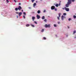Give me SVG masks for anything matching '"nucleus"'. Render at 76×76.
<instances>
[{"label": "nucleus", "mask_w": 76, "mask_h": 76, "mask_svg": "<svg viewBox=\"0 0 76 76\" xmlns=\"http://www.w3.org/2000/svg\"><path fill=\"white\" fill-rule=\"evenodd\" d=\"M17 18H18V16L17 15Z\"/></svg>", "instance_id": "40"}, {"label": "nucleus", "mask_w": 76, "mask_h": 76, "mask_svg": "<svg viewBox=\"0 0 76 76\" xmlns=\"http://www.w3.org/2000/svg\"><path fill=\"white\" fill-rule=\"evenodd\" d=\"M64 18H66V17H64Z\"/></svg>", "instance_id": "45"}, {"label": "nucleus", "mask_w": 76, "mask_h": 76, "mask_svg": "<svg viewBox=\"0 0 76 76\" xmlns=\"http://www.w3.org/2000/svg\"><path fill=\"white\" fill-rule=\"evenodd\" d=\"M58 15H59V16L57 17V18L58 20H60V16L61 15V13H59L58 14Z\"/></svg>", "instance_id": "3"}, {"label": "nucleus", "mask_w": 76, "mask_h": 76, "mask_svg": "<svg viewBox=\"0 0 76 76\" xmlns=\"http://www.w3.org/2000/svg\"><path fill=\"white\" fill-rule=\"evenodd\" d=\"M68 20H69V21H70L71 20V19L69 18V19Z\"/></svg>", "instance_id": "32"}, {"label": "nucleus", "mask_w": 76, "mask_h": 76, "mask_svg": "<svg viewBox=\"0 0 76 76\" xmlns=\"http://www.w3.org/2000/svg\"><path fill=\"white\" fill-rule=\"evenodd\" d=\"M43 39H46V38H45V37H44Z\"/></svg>", "instance_id": "30"}, {"label": "nucleus", "mask_w": 76, "mask_h": 76, "mask_svg": "<svg viewBox=\"0 0 76 76\" xmlns=\"http://www.w3.org/2000/svg\"><path fill=\"white\" fill-rule=\"evenodd\" d=\"M37 19H39L40 18V16L39 15H37Z\"/></svg>", "instance_id": "6"}, {"label": "nucleus", "mask_w": 76, "mask_h": 76, "mask_svg": "<svg viewBox=\"0 0 76 76\" xmlns=\"http://www.w3.org/2000/svg\"><path fill=\"white\" fill-rule=\"evenodd\" d=\"M45 11H46L45 10H44V11H43L44 13L45 12Z\"/></svg>", "instance_id": "36"}, {"label": "nucleus", "mask_w": 76, "mask_h": 76, "mask_svg": "<svg viewBox=\"0 0 76 76\" xmlns=\"http://www.w3.org/2000/svg\"><path fill=\"white\" fill-rule=\"evenodd\" d=\"M42 19H45V17L44 16H43L42 17Z\"/></svg>", "instance_id": "15"}, {"label": "nucleus", "mask_w": 76, "mask_h": 76, "mask_svg": "<svg viewBox=\"0 0 76 76\" xmlns=\"http://www.w3.org/2000/svg\"><path fill=\"white\" fill-rule=\"evenodd\" d=\"M44 29H42V30L41 32H44Z\"/></svg>", "instance_id": "22"}, {"label": "nucleus", "mask_w": 76, "mask_h": 76, "mask_svg": "<svg viewBox=\"0 0 76 76\" xmlns=\"http://www.w3.org/2000/svg\"><path fill=\"white\" fill-rule=\"evenodd\" d=\"M19 12H16V14H19Z\"/></svg>", "instance_id": "31"}, {"label": "nucleus", "mask_w": 76, "mask_h": 76, "mask_svg": "<svg viewBox=\"0 0 76 76\" xmlns=\"http://www.w3.org/2000/svg\"><path fill=\"white\" fill-rule=\"evenodd\" d=\"M55 9V7L54 6H52L51 7V9L52 10H54V9Z\"/></svg>", "instance_id": "5"}, {"label": "nucleus", "mask_w": 76, "mask_h": 76, "mask_svg": "<svg viewBox=\"0 0 76 76\" xmlns=\"http://www.w3.org/2000/svg\"><path fill=\"white\" fill-rule=\"evenodd\" d=\"M36 3H34V4H33V6H35L36 5Z\"/></svg>", "instance_id": "19"}, {"label": "nucleus", "mask_w": 76, "mask_h": 76, "mask_svg": "<svg viewBox=\"0 0 76 76\" xmlns=\"http://www.w3.org/2000/svg\"><path fill=\"white\" fill-rule=\"evenodd\" d=\"M65 16H66V13H64L63 14Z\"/></svg>", "instance_id": "23"}, {"label": "nucleus", "mask_w": 76, "mask_h": 76, "mask_svg": "<svg viewBox=\"0 0 76 76\" xmlns=\"http://www.w3.org/2000/svg\"><path fill=\"white\" fill-rule=\"evenodd\" d=\"M18 9L19 10H21V9H22V7H21L20 6H19V7H18Z\"/></svg>", "instance_id": "7"}, {"label": "nucleus", "mask_w": 76, "mask_h": 76, "mask_svg": "<svg viewBox=\"0 0 76 76\" xmlns=\"http://www.w3.org/2000/svg\"><path fill=\"white\" fill-rule=\"evenodd\" d=\"M56 7H58V4H56Z\"/></svg>", "instance_id": "16"}, {"label": "nucleus", "mask_w": 76, "mask_h": 76, "mask_svg": "<svg viewBox=\"0 0 76 76\" xmlns=\"http://www.w3.org/2000/svg\"><path fill=\"white\" fill-rule=\"evenodd\" d=\"M57 9H56V8H55V11H57Z\"/></svg>", "instance_id": "33"}, {"label": "nucleus", "mask_w": 76, "mask_h": 76, "mask_svg": "<svg viewBox=\"0 0 76 76\" xmlns=\"http://www.w3.org/2000/svg\"><path fill=\"white\" fill-rule=\"evenodd\" d=\"M23 14L24 15H26V13H25V12H24L23 13Z\"/></svg>", "instance_id": "20"}, {"label": "nucleus", "mask_w": 76, "mask_h": 76, "mask_svg": "<svg viewBox=\"0 0 76 76\" xmlns=\"http://www.w3.org/2000/svg\"><path fill=\"white\" fill-rule=\"evenodd\" d=\"M21 11H22V12H23V10H21Z\"/></svg>", "instance_id": "38"}, {"label": "nucleus", "mask_w": 76, "mask_h": 76, "mask_svg": "<svg viewBox=\"0 0 76 76\" xmlns=\"http://www.w3.org/2000/svg\"><path fill=\"white\" fill-rule=\"evenodd\" d=\"M68 28H69V26H68Z\"/></svg>", "instance_id": "41"}, {"label": "nucleus", "mask_w": 76, "mask_h": 76, "mask_svg": "<svg viewBox=\"0 0 76 76\" xmlns=\"http://www.w3.org/2000/svg\"><path fill=\"white\" fill-rule=\"evenodd\" d=\"M73 18L74 19H76V15H74L73 16Z\"/></svg>", "instance_id": "17"}, {"label": "nucleus", "mask_w": 76, "mask_h": 76, "mask_svg": "<svg viewBox=\"0 0 76 76\" xmlns=\"http://www.w3.org/2000/svg\"><path fill=\"white\" fill-rule=\"evenodd\" d=\"M54 26L55 27H56L57 26H56V24H54Z\"/></svg>", "instance_id": "26"}, {"label": "nucleus", "mask_w": 76, "mask_h": 76, "mask_svg": "<svg viewBox=\"0 0 76 76\" xmlns=\"http://www.w3.org/2000/svg\"><path fill=\"white\" fill-rule=\"evenodd\" d=\"M58 24H60V23L59 22H58Z\"/></svg>", "instance_id": "35"}, {"label": "nucleus", "mask_w": 76, "mask_h": 76, "mask_svg": "<svg viewBox=\"0 0 76 76\" xmlns=\"http://www.w3.org/2000/svg\"><path fill=\"white\" fill-rule=\"evenodd\" d=\"M75 33H76V30H75L73 31V34H75Z\"/></svg>", "instance_id": "13"}, {"label": "nucleus", "mask_w": 76, "mask_h": 76, "mask_svg": "<svg viewBox=\"0 0 76 76\" xmlns=\"http://www.w3.org/2000/svg\"><path fill=\"white\" fill-rule=\"evenodd\" d=\"M31 26H32L33 27H34L35 26H34V25H33L32 24H31Z\"/></svg>", "instance_id": "18"}, {"label": "nucleus", "mask_w": 76, "mask_h": 76, "mask_svg": "<svg viewBox=\"0 0 76 76\" xmlns=\"http://www.w3.org/2000/svg\"><path fill=\"white\" fill-rule=\"evenodd\" d=\"M6 1H7V3H9V0H6Z\"/></svg>", "instance_id": "21"}, {"label": "nucleus", "mask_w": 76, "mask_h": 76, "mask_svg": "<svg viewBox=\"0 0 76 76\" xmlns=\"http://www.w3.org/2000/svg\"><path fill=\"white\" fill-rule=\"evenodd\" d=\"M41 13V11L40 10H39L37 11V13Z\"/></svg>", "instance_id": "11"}, {"label": "nucleus", "mask_w": 76, "mask_h": 76, "mask_svg": "<svg viewBox=\"0 0 76 76\" xmlns=\"http://www.w3.org/2000/svg\"><path fill=\"white\" fill-rule=\"evenodd\" d=\"M65 9L66 11L67 12H69V8H67L65 7Z\"/></svg>", "instance_id": "4"}, {"label": "nucleus", "mask_w": 76, "mask_h": 76, "mask_svg": "<svg viewBox=\"0 0 76 76\" xmlns=\"http://www.w3.org/2000/svg\"><path fill=\"white\" fill-rule=\"evenodd\" d=\"M40 1H42V0H40Z\"/></svg>", "instance_id": "44"}, {"label": "nucleus", "mask_w": 76, "mask_h": 76, "mask_svg": "<svg viewBox=\"0 0 76 76\" xmlns=\"http://www.w3.org/2000/svg\"><path fill=\"white\" fill-rule=\"evenodd\" d=\"M72 2H74V1H75V0H72Z\"/></svg>", "instance_id": "27"}, {"label": "nucleus", "mask_w": 76, "mask_h": 76, "mask_svg": "<svg viewBox=\"0 0 76 76\" xmlns=\"http://www.w3.org/2000/svg\"><path fill=\"white\" fill-rule=\"evenodd\" d=\"M75 38H76V37H75Z\"/></svg>", "instance_id": "43"}, {"label": "nucleus", "mask_w": 76, "mask_h": 76, "mask_svg": "<svg viewBox=\"0 0 76 76\" xmlns=\"http://www.w3.org/2000/svg\"><path fill=\"white\" fill-rule=\"evenodd\" d=\"M35 19V17H32V19L33 21H34V19Z\"/></svg>", "instance_id": "9"}, {"label": "nucleus", "mask_w": 76, "mask_h": 76, "mask_svg": "<svg viewBox=\"0 0 76 76\" xmlns=\"http://www.w3.org/2000/svg\"><path fill=\"white\" fill-rule=\"evenodd\" d=\"M34 23H35L36 24H37V23L36 22V21H34Z\"/></svg>", "instance_id": "29"}, {"label": "nucleus", "mask_w": 76, "mask_h": 76, "mask_svg": "<svg viewBox=\"0 0 76 76\" xmlns=\"http://www.w3.org/2000/svg\"><path fill=\"white\" fill-rule=\"evenodd\" d=\"M44 21L45 22H47V20L45 19L44 20Z\"/></svg>", "instance_id": "24"}, {"label": "nucleus", "mask_w": 76, "mask_h": 76, "mask_svg": "<svg viewBox=\"0 0 76 76\" xmlns=\"http://www.w3.org/2000/svg\"><path fill=\"white\" fill-rule=\"evenodd\" d=\"M14 1H15V3H16V1L15 0H14Z\"/></svg>", "instance_id": "34"}, {"label": "nucleus", "mask_w": 76, "mask_h": 76, "mask_svg": "<svg viewBox=\"0 0 76 76\" xmlns=\"http://www.w3.org/2000/svg\"><path fill=\"white\" fill-rule=\"evenodd\" d=\"M19 5H20V4H20V3H19Z\"/></svg>", "instance_id": "37"}, {"label": "nucleus", "mask_w": 76, "mask_h": 76, "mask_svg": "<svg viewBox=\"0 0 76 76\" xmlns=\"http://www.w3.org/2000/svg\"><path fill=\"white\" fill-rule=\"evenodd\" d=\"M3 0L4 1V0Z\"/></svg>", "instance_id": "47"}, {"label": "nucleus", "mask_w": 76, "mask_h": 76, "mask_svg": "<svg viewBox=\"0 0 76 76\" xmlns=\"http://www.w3.org/2000/svg\"><path fill=\"white\" fill-rule=\"evenodd\" d=\"M63 9H64V8H63Z\"/></svg>", "instance_id": "46"}, {"label": "nucleus", "mask_w": 76, "mask_h": 76, "mask_svg": "<svg viewBox=\"0 0 76 76\" xmlns=\"http://www.w3.org/2000/svg\"><path fill=\"white\" fill-rule=\"evenodd\" d=\"M23 17L24 19H25V15H23Z\"/></svg>", "instance_id": "25"}, {"label": "nucleus", "mask_w": 76, "mask_h": 76, "mask_svg": "<svg viewBox=\"0 0 76 76\" xmlns=\"http://www.w3.org/2000/svg\"><path fill=\"white\" fill-rule=\"evenodd\" d=\"M29 9H31V7H29Z\"/></svg>", "instance_id": "42"}, {"label": "nucleus", "mask_w": 76, "mask_h": 76, "mask_svg": "<svg viewBox=\"0 0 76 76\" xmlns=\"http://www.w3.org/2000/svg\"><path fill=\"white\" fill-rule=\"evenodd\" d=\"M32 2V3H33L34 2V1H35V0H31Z\"/></svg>", "instance_id": "28"}, {"label": "nucleus", "mask_w": 76, "mask_h": 76, "mask_svg": "<svg viewBox=\"0 0 76 76\" xmlns=\"http://www.w3.org/2000/svg\"><path fill=\"white\" fill-rule=\"evenodd\" d=\"M50 24H45V28H50Z\"/></svg>", "instance_id": "2"}, {"label": "nucleus", "mask_w": 76, "mask_h": 76, "mask_svg": "<svg viewBox=\"0 0 76 76\" xmlns=\"http://www.w3.org/2000/svg\"><path fill=\"white\" fill-rule=\"evenodd\" d=\"M22 15V13L21 12H20L18 13V15L19 16H20Z\"/></svg>", "instance_id": "8"}, {"label": "nucleus", "mask_w": 76, "mask_h": 76, "mask_svg": "<svg viewBox=\"0 0 76 76\" xmlns=\"http://www.w3.org/2000/svg\"><path fill=\"white\" fill-rule=\"evenodd\" d=\"M18 8H15V10H16V11H18Z\"/></svg>", "instance_id": "14"}, {"label": "nucleus", "mask_w": 76, "mask_h": 76, "mask_svg": "<svg viewBox=\"0 0 76 76\" xmlns=\"http://www.w3.org/2000/svg\"><path fill=\"white\" fill-rule=\"evenodd\" d=\"M26 26L27 27H28V26H29V24H26Z\"/></svg>", "instance_id": "12"}, {"label": "nucleus", "mask_w": 76, "mask_h": 76, "mask_svg": "<svg viewBox=\"0 0 76 76\" xmlns=\"http://www.w3.org/2000/svg\"><path fill=\"white\" fill-rule=\"evenodd\" d=\"M61 19L62 20H63L64 19V16L63 15H62L61 18Z\"/></svg>", "instance_id": "10"}, {"label": "nucleus", "mask_w": 76, "mask_h": 76, "mask_svg": "<svg viewBox=\"0 0 76 76\" xmlns=\"http://www.w3.org/2000/svg\"><path fill=\"white\" fill-rule=\"evenodd\" d=\"M59 6H60V4H59L58 5Z\"/></svg>", "instance_id": "39"}, {"label": "nucleus", "mask_w": 76, "mask_h": 76, "mask_svg": "<svg viewBox=\"0 0 76 76\" xmlns=\"http://www.w3.org/2000/svg\"><path fill=\"white\" fill-rule=\"evenodd\" d=\"M71 1L72 0H68L67 4H66V7H68L69 6V5H70V4H71V3H72V2H71Z\"/></svg>", "instance_id": "1"}]
</instances>
